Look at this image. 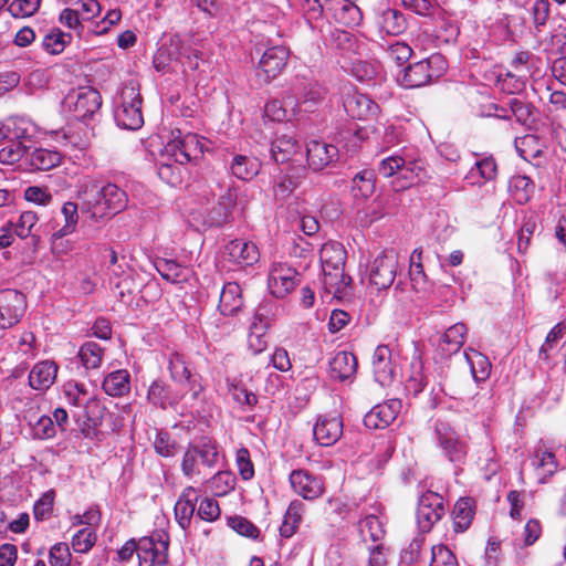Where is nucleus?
Wrapping results in <instances>:
<instances>
[{
    "label": "nucleus",
    "mask_w": 566,
    "mask_h": 566,
    "mask_svg": "<svg viewBox=\"0 0 566 566\" xmlns=\"http://www.w3.org/2000/svg\"><path fill=\"white\" fill-rule=\"evenodd\" d=\"M337 156L338 148L335 145L312 140L303 151L298 140L285 138V163L289 161V167L285 168V182L289 181L293 189L303 182L307 171L304 165L305 158L313 170H322L332 164ZM286 189L287 185L285 184Z\"/></svg>",
    "instance_id": "f257e3e1"
},
{
    "label": "nucleus",
    "mask_w": 566,
    "mask_h": 566,
    "mask_svg": "<svg viewBox=\"0 0 566 566\" xmlns=\"http://www.w3.org/2000/svg\"><path fill=\"white\" fill-rule=\"evenodd\" d=\"M201 54L198 50L184 41L179 35H172L169 43L159 48L154 57V65L158 71H165L171 62H179L192 71L198 70Z\"/></svg>",
    "instance_id": "f03ea898"
},
{
    "label": "nucleus",
    "mask_w": 566,
    "mask_h": 566,
    "mask_svg": "<svg viewBox=\"0 0 566 566\" xmlns=\"http://www.w3.org/2000/svg\"><path fill=\"white\" fill-rule=\"evenodd\" d=\"M421 167L400 155L385 157L378 164V174L385 178L395 177L392 186L396 191L409 188L420 179Z\"/></svg>",
    "instance_id": "7ed1b4c3"
},
{
    "label": "nucleus",
    "mask_w": 566,
    "mask_h": 566,
    "mask_svg": "<svg viewBox=\"0 0 566 566\" xmlns=\"http://www.w3.org/2000/svg\"><path fill=\"white\" fill-rule=\"evenodd\" d=\"M140 107L142 99L138 90L133 84L124 86L114 111L117 125L130 130L140 128L144 124Z\"/></svg>",
    "instance_id": "20e7f679"
},
{
    "label": "nucleus",
    "mask_w": 566,
    "mask_h": 566,
    "mask_svg": "<svg viewBox=\"0 0 566 566\" xmlns=\"http://www.w3.org/2000/svg\"><path fill=\"white\" fill-rule=\"evenodd\" d=\"M446 70V61L440 54L409 65L400 78V84L407 88L421 87L429 84L433 78L442 75Z\"/></svg>",
    "instance_id": "39448f33"
},
{
    "label": "nucleus",
    "mask_w": 566,
    "mask_h": 566,
    "mask_svg": "<svg viewBox=\"0 0 566 566\" xmlns=\"http://www.w3.org/2000/svg\"><path fill=\"white\" fill-rule=\"evenodd\" d=\"M206 150L205 139L197 134L188 133L174 137L164 149V157H171L175 164L186 165L198 159Z\"/></svg>",
    "instance_id": "423d86ee"
},
{
    "label": "nucleus",
    "mask_w": 566,
    "mask_h": 566,
    "mask_svg": "<svg viewBox=\"0 0 566 566\" xmlns=\"http://www.w3.org/2000/svg\"><path fill=\"white\" fill-rule=\"evenodd\" d=\"M199 459L202 465L213 468L219 460L216 443L209 439H202L198 444L187 448L181 461V472L185 476L192 479L200 474Z\"/></svg>",
    "instance_id": "0eeeda50"
},
{
    "label": "nucleus",
    "mask_w": 566,
    "mask_h": 566,
    "mask_svg": "<svg viewBox=\"0 0 566 566\" xmlns=\"http://www.w3.org/2000/svg\"><path fill=\"white\" fill-rule=\"evenodd\" d=\"M101 105V94L91 86L72 90L65 97V106L72 112L74 118L80 120L93 118Z\"/></svg>",
    "instance_id": "6e6552de"
},
{
    "label": "nucleus",
    "mask_w": 566,
    "mask_h": 566,
    "mask_svg": "<svg viewBox=\"0 0 566 566\" xmlns=\"http://www.w3.org/2000/svg\"><path fill=\"white\" fill-rule=\"evenodd\" d=\"M168 535L153 534L138 541L137 557L139 566H163L168 560Z\"/></svg>",
    "instance_id": "1a4fd4ad"
},
{
    "label": "nucleus",
    "mask_w": 566,
    "mask_h": 566,
    "mask_svg": "<svg viewBox=\"0 0 566 566\" xmlns=\"http://www.w3.org/2000/svg\"><path fill=\"white\" fill-rule=\"evenodd\" d=\"M446 513L443 497L432 491L424 492L418 501L417 524L422 533L431 531Z\"/></svg>",
    "instance_id": "9d476101"
},
{
    "label": "nucleus",
    "mask_w": 566,
    "mask_h": 566,
    "mask_svg": "<svg viewBox=\"0 0 566 566\" xmlns=\"http://www.w3.org/2000/svg\"><path fill=\"white\" fill-rule=\"evenodd\" d=\"M398 256L394 251L378 255L369 265V283L378 291L389 289L397 275Z\"/></svg>",
    "instance_id": "9b49d317"
},
{
    "label": "nucleus",
    "mask_w": 566,
    "mask_h": 566,
    "mask_svg": "<svg viewBox=\"0 0 566 566\" xmlns=\"http://www.w3.org/2000/svg\"><path fill=\"white\" fill-rule=\"evenodd\" d=\"M371 365L375 380L382 387L391 386L400 373L397 357L387 345L376 347Z\"/></svg>",
    "instance_id": "f8f14e48"
},
{
    "label": "nucleus",
    "mask_w": 566,
    "mask_h": 566,
    "mask_svg": "<svg viewBox=\"0 0 566 566\" xmlns=\"http://www.w3.org/2000/svg\"><path fill=\"white\" fill-rule=\"evenodd\" d=\"M436 434L438 444L449 461L460 463L465 459L468 446L449 423L438 421L436 423Z\"/></svg>",
    "instance_id": "ddd939ff"
},
{
    "label": "nucleus",
    "mask_w": 566,
    "mask_h": 566,
    "mask_svg": "<svg viewBox=\"0 0 566 566\" xmlns=\"http://www.w3.org/2000/svg\"><path fill=\"white\" fill-rule=\"evenodd\" d=\"M285 206L287 210L286 219L292 231L301 230L306 235H313L317 232L318 221L313 216L307 214L304 200H301L298 196L289 195L285 196Z\"/></svg>",
    "instance_id": "4468645a"
},
{
    "label": "nucleus",
    "mask_w": 566,
    "mask_h": 566,
    "mask_svg": "<svg viewBox=\"0 0 566 566\" xmlns=\"http://www.w3.org/2000/svg\"><path fill=\"white\" fill-rule=\"evenodd\" d=\"M27 308L25 297L15 290L0 292V327L10 328L23 316Z\"/></svg>",
    "instance_id": "2eb2a0df"
},
{
    "label": "nucleus",
    "mask_w": 566,
    "mask_h": 566,
    "mask_svg": "<svg viewBox=\"0 0 566 566\" xmlns=\"http://www.w3.org/2000/svg\"><path fill=\"white\" fill-rule=\"evenodd\" d=\"M311 265V256L307 250L295 247L289 253V260L285 261V293L294 290V287L303 281L304 273Z\"/></svg>",
    "instance_id": "dca6fc26"
},
{
    "label": "nucleus",
    "mask_w": 566,
    "mask_h": 566,
    "mask_svg": "<svg viewBox=\"0 0 566 566\" xmlns=\"http://www.w3.org/2000/svg\"><path fill=\"white\" fill-rule=\"evenodd\" d=\"M104 206H97L95 210L96 221L115 216L127 207L128 198L126 192L114 184L102 185Z\"/></svg>",
    "instance_id": "f3484780"
},
{
    "label": "nucleus",
    "mask_w": 566,
    "mask_h": 566,
    "mask_svg": "<svg viewBox=\"0 0 566 566\" xmlns=\"http://www.w3.org/2000/svg\"><path fill=\"white\" fill-rule=\"evenodd\" d=\"M343 420L336 413L319 416L313 428L315 440L324 447L335 444L343 434Z\"/></svg>",
    "instance_id": "a211bd4d"
},
{
    "label": "nucleus",
    "mask_w": 566,
    "mask_h": 566,
    "mask_svg": "<svg viewBox=\"0 0 566 566\" xmlns=\"http://www.w3.org/2000/svg\"><path fill=\"white\" fill-rule=\"evenodd\" d=\"M401 409V401L390 399L375 406L364 417V423L369 429H384L388 427L398 416Z\"/></svg>",
    "instance_id": "6ab92c4d"
},
{
    "label": "nucleus",
    "mask_w": 566,
    "mask_h": 566,
    "mask_svg": "<svg viewBox=\"0 0 566 566\" xmlns=\"http://www.w3.org/2000/svg\"><path fill=\"white\" fill-rule=\"evenodd\" d=\"M237 205L235 189L227 187L219 197L217 205L209 211L203 223L209 227H220L230 221Z\"/></svg>",
    "instance_id": "aec40b11"
},
{
    "label": "nucleus",
    "mask_w": 566,
    "mask_h": 566,
    "mask_svg": "<svg viewBox=\"0 0 566 566\" xmlns=\"http://www.w3.org/2000/svg\"><path fill=\"white\" fill-rule=\"evenodd\" d=\"M343 105L349 117L359 120H366L378 112V105L370 97L358 92L348 93Z\"/></svg>",
    "instance_id": "412c9836"
},
{
    "label": "nucleus",
    "mask_w": 566,
    "mask_h": 566,
    "mask_svg": "<svg viewBox=\"0 0 566 566\" xmlns=\"http://www.w3.org/2000/svg\"><path fill=\"white\" fill-rule=\"evenodd\" d=\"M63 395L69 405L83 408L85 410V416L90 420L92 419L88 409L92 407H98V401L88 392L84 384L75 380L66 381L63 385Z\"/></svg>",
    "instance_id": "4be33fe9"
},
{
    "label": "nucleus",
    "mask_w": 566,
    "mask_h": 566,
    "mask_svg": "<svg viewBox=\"0 0 566 566\" xmlns=\"http://www.w3.org/2000/svg\"><path fill=\"white\" fill-rule=\"evenodd\" d=\"M290 483L294 492L306 500L316 499L323 493L322 481L304 470L293 471Z\"/></svg>",
    "instance_id": "5701e85b"
},
{
    "label": "nucleus",
    "mask_w": 566,
    "mask_h": 566,
    "mask_svg": "<svg viewBox=\"0 0 566 566\" xmlns=\"http://www.w3.org/2000/svg\"><path fill=\"white\" fill-rule=\"evenodd\" d=\"M198 499V491L193 486H187L182 490L175 504V518L184 531H186L191 524Z\"/></svg>",
    "instance_id": "b1692460"
},
{
    "label": "nucleus",
    "mask_w": 566,
    "mask_h": 566,
    "mask_svg": "<svg viewBox=\"0 0 566 566\" xmlns=\"http://www.w3.org/2000/svg\"><path fill=\"white\" fill-rule=\"evenodd\" d=\"M224 255L230 262L240 265H252L259 260V251L254 243L233 240L224 248Z\"/></svg>",
    "instance_id": "393cba45"
},
{
    "label": "nucleus",
    "mask_w": 566,
    "mask_h": 566,
    "mask_svg": "<svg viewBox=\"0 0 566 566\" xmlns=\"http://www.w3.org/2000/svg\"><path fill=\"white\" fill-rule=\"evenodd\" d=\"M59 367L53 360H42L29 373V385L34 390H46L55 381Z\"/></svg>",
    "instance_id": "a878e982"
},
{
    "label": "nucleus",
    "mask_w": 566,
    "mask_h": 566,
    "mask_svg": "<svg viewBox=\"0 0 566 566\" xmlns=\"http://www.w3.org/2000/svg\"><path fill=\"white\" fill-rule=\"evenodd\" d=\"M243 306L241 286L237 282H228L223 285L218 310L224 316L235 315Z\"/></svg>",
    "instance_id": "bb28decb"
},
{
    "label": "nucleus",
    "mask_w": 566,
    "mask_h": 566,
    "mask_svg": "<svg viewBox=\"0 0 566 566\" xmlns=\"http://www.w3.org/2000/svg\"><path fill=\"white\" fill-rule=\"evenodd\" d=\"M155 268L164 280L174 284L188 282L192 276V270L176 260L158 259L155 262Z\"/></svg>",
    "instance_id": "cd10ccee"
},
{
    "label": "nucleus",
    "mask_w": 566,
    "mask_h": 566,
    "mask_svg": "<svg viewBox=\"0 0 566 566\" xmlns=\"http://www.w3.org/2000/svg\"><path fill=\"white\" fill-rule=\"evenodd\" d=\"M327 11H332L335 20L346 27L357 25L361 20L360 9L349 0H329Z\"/></svg>",
    "instance_id": "c85d7f7f"
},
{
    "label": "nucleus",
    "mask_w": 566,
    "mask_h": 566,
    "mask_svg": "<svg viewBox=\"0 0 566 566\" xmlns=\"http://www.w3.org/2000/svg\"><path fill=\"white\" fill-rule=\"evenodd\" d=\"M356 369L357 359L354 354L348 352H338L329 361V374L334 379H348L356 373Z\"/></svg>",
    "instance_id": "c756f323"
},
{
    "label": "nucleus",
    "mask_w": 566,
    "mask_h": 566,
    "mask_svg": "<svg viewBox=\"0 0 566 566\" xmlns=\"http://www.w3.org/2000/svg\"><path fill=\"white\" fill-rule=\"evenodd\" d=\"M61 216L63 222L54 219L52 229L57 230L59 235H70L76 231L80 216L78 206L76 202L66 201L61 207Z\"/></svg>",
    "instance_id": "7c9ffc66"
},
{
    "label": "nucleus",
    "mask_w": 566,
    "mask_h": 566,
    "mask_svg": "<svg viewBox=\"0 0 566 566\" xmlns=\"http://www.w3.org/2000/svg\"><path fill=\"white\" fill-rule=\"evenodd\" d=\"M474 515L473 500L470 497L459 499L452 511L453 528L458 533L467 531Z\"/></svg>",
    "instance_id": "2f4dec72"
},
{
    "label": "nucleus",
    "mask_w": 566,
    "mask_h": 566,
    "mask_svg": "<svg viewBox=\"0 0 566 566\" xmlns=\"http://www.w3.org/2000/svg\"><path fill=\"white\" fill-rule=\"evenodd\" d=\"M103 389L108 396L120 397L130 390V376L127 370L119 369L109 373L103 381Z\"/></svg>",
    "instance_id": "473e14b6"
},
{
    "label": "nucleus",
    "mask_w": 566,
    "mask_h": 566,
    "mask_svg": "<svg viewBox=\"0 0 566 566\" xmlns=\"http://www.w3.org/2000/svg\"><path fill=\"white\" fill-rule=\"evenodd\" d=\"M467 334V326L462 323H457L449 327L440 342V348L447 355L455 354L464 344V336Z\"/></svg>",
    "instance_id": "72a5a7b5"
},
{
    "label": "nucleus",
    "mask_w": 566,
    "mask_h": 566,
    "mask_svg": "<svg viewBox=\"0 0 566 566\" xmlns=\"http://www.w3.org/2000/svg\"><path fill=\"white\" fill-rule=\"evenodd\" d=\"M27 157L31 167L36 170H50L56 167L61 161L60 153L45 148L28 150Z\"/></svg>",
    "instance_id": "f704fd0d"
},
{
    "label": "nucleus",
    "mask_w": 566,
    "mask_h": 566,
    "mask_svg": "<svg viewBox=\"0 0 566 566\" xmlns=\"http://www.w3.org/2000/svg\"><path fill=\"white\" fill-rule=\"evenodd\" d=\"M230 169L238 179L251 180L259 174L260 163L256 158L237 155L232 159Z\"/></svg>",
    "instance_id": "c9c22d12"
},
{
    "label": "nucleus",
    "mask_w": 566,
    "mask_h": 566,
    "mask_svg": "<svg viewBox=\"0 0 566 566\" xmlns=\"http://www.w3.org/2000/svg\"><path fill=\"white\" fill-rule=\"evenodd\" d=\"M323 271L344 269L346 251L339 243H326L321 249Z\"/></svg>",
    "instance_id": "e433bc0d"
},
{
    "label": "nucleus",
    "mask_w": 566,
    "mask_h": 566,
    "mask_svg": "<svg viewBox=\"0 0 566 566\" xmlns=\"http://www.w3.org/2000/svg\"><path fill=\"white\" fill-rule=\"evenodd\" d=\"M99 192H103V189L98 182L86 185L82 192V212L94 221H96L95 209L97 210V206H104V199Z\"/></svg>",
    "instance_id": "4c0bfd02"
},
{
    "label": "nucleus",
    "mask_w": 566,
    "mask_h": 566,
    "mask_svg": "<svg viewBox=\"0 0 566 566\" xmlns=\"http://www.w3.org/2000/svg\"><path fill=\"white\" fill-rule=\"evenodd\" d=\"M324 279L323 284L324 289L334 294V296L342 297L346 294L348 285L350 283V277L345 275L344 269L340 270H331L327 269L323 271Z\"/></svg>",
    "instance_id": "58836bf2"
},
{
    "label": "nucleus",
    "mask_w": 566,
    "mask_h": 566,
    "mask_svg": "<svg viewBox=\"0 0 566 566\" xmlns=\"http://www.w3.org/2000/svg\"><path fill=\"white\" fill-rule=\"evenodd\" d=\"M279 52H281V50L277 48H272L264 52L259 63V76L263 73L264 78L270 81L276 78L281 74L283 70V62L277 54Z\"/></svg>",
    "instance_id": "ea45409f"
},
{
    "label": "nucleus",
    "mask_w": 566,
    "mask_h": 566,
    "mask_svg": "<svg viewBox=\"0 0 566 566\" xmlns=\"http://www.w3.org/2000/svg\"><path fill=\"white\" fill-rule=\"evenodd\" d=\"M509 190L516 203L525 205L534 191V184L526 176H513L509 182Z\"/></svg>",
    "instance_id": "a19ab883"
},
{
    "label": "nucleus",
    "mask_w": 566,
    "mask_h": 566,
    "mask_svg": "<svg viewBox=\"0 0 566 566\" xmlns=\"http://www.w3.org/2000/svg\"><path fill=\"white\" fill-rule=\"evenodd\" d=\"M379 25L387 34L398 35L406 30L407 21L400 11L387 9L380 15Z\"/></svg>",
    "instance_id": "79ce46f5"
},
{
    "label": "nucleus",
    "mask_w": 566,
    "mask_h": 566,
    "mask_svg": "<svg viewBox=\"0 0 566 566\" xmlns=\"http://www.w3.org/2000/svg\"><path fill=\"white\" fill-rule=\"evenodd\" d=\"M375 191V174L373 170H363L352 180V192L355 198L367 199Z\"/></svg>",
    "instance_id": "37998d69"
},
{
    "label": "nucleus",
    "mask_w": 566,
    "mask_h": 566,
    "mask_svg": "<svg viewBox=\"0 0 566 566\" xmlns=\"http://www.w3.org/2000/svg\"><path fill=\"white\" fill-rule=\"evenodd\" d=\"M465 358L471 368V374L476 382L484 381L489 378L491 371V363L489 358L476 350L465 353Z\"/></svg>",
    "instance_id": "c03bdc74"
},
{
    "label": "nucleus",
    "mask_w": 566,
    "mask_h": 566,
    "mask_svg": "<svg viewBox=\"0 0 566 566\" xmlns=\"http://www.w3.org/2000/svg\"><path fill=\"white\" fill-rule=\"evenodd\" d=\"M104 349L95 342L84 343L78 350V358L86 369L101 367Z\"/></svg>",
    "instance_id": "a18cd8bd"
},
{
    "label": "nucleus",
    "mask_w": 566,
    "mask_h": 566,
    "mask_svg": "<svg viewBox=\"0 0 566 566\" xmlns=\"http://www.w3.org/2000/svg\"><path fill=\"white\" fill-rule=\"evenodd\" d=\"M496 176V164L493 158H483L478 160L474 167L471 168L465 179L471 184H481L478 180V177L483 179L484 181H489L494 179Z\"/></svg>",
    "instance_id": "49530a36"
},
{
    "label": "nucleus",
    "mask_w": 566,
    "mask_h": 566,
    "mask_svg": "<svg viewBox=\"0 0 566 566\" xmlns=\"http://www.w3.org/2000/svg\"><path fill=\"white\" fill-rule=\"evenodd\" d=\"M510 111L521 125L531 128L535 123L534 107L520 98H511L507 103Z\"/></svg>",
    "instance_id": "de8ad7c7"
},
{
    "label": "nucleus",
    "mask_w": 566,
    "mask_h": 566,
    "mask_svg": "<svg viewBox=\"0 0 566 566\" xmlns=\"http://www.w3.org/2000/svg\"><path fill=\"white\" fill-rule=\"evenodd\" d=\"M235 476L230 471H219L209 481V488L213 495L224 496L235 486Z\"/></svg>",
    "instance_id": "09e8293b"
},
{
    "label": "nucleus",
    "mask_w": 566,
    "mask_h": 566,
    "mask_svg": "<svg viewBox=\"0 0 566 566\" xmlns=\"http://www.w3.org/2000/svg\"><path fill=\"white\" fill-rule=\"evenodd\" d=\"M421 251L415 250L410 256V281L412 289L416 292H424L427 290V276L423 272V266L420 263Z\"/></svg>",
    "instance_id": "8fccbe9b"
},
{
    "label": "nucleus",
    "mask_w": 566,
    "mask_h": 566,
    "mask_svg": "<svg viewBox=\"0 0 566 566\" xmlns=\"http://www.w3.org/2000/svg\"><path fill=\"white\" fill-rule=\"evenodd\" d=\"M71 40L72 35L70 33H65L60 29H53L44 36L42 45L46 52L56 55L63 52Z\"/></svg>",
    "instance_id": "3c124183"
},
{
    "label": "nucleus",
    "mask_w": 566,
    "mask_h": 566,
    "mask_svg": "<svg viewBox=\"0 0 566 566\" xmlns=\"http://www.w3.org/2000/svg\"><path fill=\"white\" fill-rule=\"evenodd\" d=\"M304 504L301 501H292L285 511V538L295 534L303 516Z\"/></svg>",
    "instance_id": "603ef678"
},
{
    "label": "nucleus",
    "mask_w": 566,
    "mask_h": 566,
    "mask_svg": "<svg viewBox=\"0 0 566 566\" xmlns=\"http://www.w3.org/2000/svg\"><path fill=\"white\" fill-rule=\"evenodd\" d=\"M28 147L21 140H9L0 149V161L2 164H14L23 156H28Z\"/></svg>",
    "instance_id": "864d4df0"
},
{
    "label": "nucleus",
    "mask_w": 566,
    "mask_h": 566,
    "mask_svg": "<svg viewBox=\"0 0 566 566\" xmlns=\"http://www.w3.org/2000/svg\"><path fill=\"white\" fill-rule=\"evenodd\" d=\"M536 470L541 483H545L557 470V462L552 452L544 451L536 454Z\"/></svg>",
    "instance_id": "5fc2aeb1"
},
{
    "label": "nucleus",
    "mask_w": 566,
    "mask_h": 566,
    "mask_svg": "<svg viewBox=\"0 0 566 566\" xmlns=\"http://www.w3.org/2000/svg\"><path fill=\"white\" fill-rule=\"evenodd\" d=\"M147 398L154 406L161 408H165L166 405H170L175 401L166 384L160 380H156L150 385Z\"/></svg>",
    "instance_id": "6e6d98bb"
},
{
    "label": "nucleus",
    "mask_w": 566,
    "mask_h": 566,
    "mask_svg": "<svg viewBox=\"0 0 566 566\" xmlns=\"http://www.w3.org/2000/svg\"><path fill=\"white\" fill-rule=\"evenodd\" d=\"M97 539L92 527H83L72 536V547L76 553H87Z\"/></svg>",
    "instance_id": "4d7b16f0"
},
{
    "label": "nucleus",
    "mask_w": 566,
    "mask_h": 566,
    "mask_svg": "<svg viewBox=\"0 0 566 566\" xmlns=\"http://www.w3.org/2000/svg\"><path fill=\"white\" fill-rule=\"evenodd\" d=\"M297 91H301V98L303 99L304 104L312 103L316 104L325 98L326 90L317 82H306L301 83L300 86L296 88Z\"/></svg>",
    "instance_id": "13d9d810"
},
{
    "label": "nucleus",
    "mask_w": 566,
    "mask_h": 566,
    "mask_svg": "<svg viewBox=\"0 0 566 566\" xmlns=\"http://www.w3.org/2000/svg\"><path fill=\"white\" fill-rule=\"evenodd\" d=\"M161 158L163 160L158 165L159 178L169 185H177L180 181L181 177L180 167L172 164L174 159L171 157H164L163 154Z\"/></svg>",
    "instance_id": "bf43d9fd"
},
{
    "label": "nucleus",
    "mask_w": 566,
    "mask_h": 566,
    "mask_svg": "<svg viewBox=\"0 0 566 566\" xmlns=\"http://www.w3.org/2000/svg\"><path fill=\"white\" fill-rule=\"evenodd\" d=\"M411 375L407 379V389L413 394H419L427 385L426 377L422 374V361L419 358L410 363Z\"/></svg>",
    "instance_id": "052dcab7"
},
{
    "label": "nucleus",
    "mask_w": 566,
    "mask_h": 566,
    "mask_svg": "<svg viewBox=\"0 0 566 566\" xmlns=\"http://www.w3.org/2000/svg\"><path fill=\"white\" fill-rule=\"evenodd\" d=\"M229 394L232 399L240 406L252 407L256 403V396L249 391L245 387L235 382L234 380L228 381Z\"/></svg>",
    "instance_id": "680f3d73"
},
{
    "label": "nucleus",
    "mask_w": 566,
    "mask_h": 566,
    "mask_svg": "<svg viewBox=\"0 0 566 566\" xmlns=\"http://www.w3.org/2000/svg\"><path fill=\"white\" fill-rule=\"evenodd\" d=\"M169 370L171 378L178 382H190V370L186 366L184 357L179 354H172L169 358Z\"/></svg>",
    "instance_id": "e2e57ef3"
},
{
    "label": "nucleus",
    "mask_w": 566,
    "mask_h": 566,
    "mask_svg": "<svg viewBox=\"0 0 566 566\" xmlns=\"http://www.w3.org/2000/svg\"><path fill=\"white\" fill-rule=\"evenodd\" d=\"M41 0H13L9 6V12L13 18H29L40 8Z\"/></svg>",
    "instance_id": "0e129e2a"
},
{
    "label": "nucleus",
    "mask_w": 566,
    "mask_h": 566,
    "mask_svg": "<svg viewBox=\"0 0 566 566\" xmlns=\"http://www.w3.org/2000/svg\"><path fill=\"white\" fill-rule=\"evenodd\" d=\"M59 21L65 28L75 31L78 38L84 34V25L78 12L74 8H65L60 12Z\"/></svg>",
    "instance_id": "69168bd1"
},
{
    "label": "nucleus",
    "mask_w": 566,
    "mask_h": 566,
    "mask_svg": "<svg viewBox=\"0 0 566 566\" xmlns=\"http://www.w3.org/2000/svg\"><path fill=\"white\" fill-rule=\"evenodd\" d=\"M71 552L66 543L54 544L49 553V562L51 566H70Z\"/></svg>",
    "instance_id": "338daca9"
},
{
    "label": "nucleus",
    "mask_w": 566,
    "mask_h": 566,
    "mask_svg": "<svg viewBox=\"0 0 566 566\" xmlns=\"http://www.w3.org/2000/svg\"><path fill=\"white\" fill-rule=\"evenodd\" d=\"M430 566H457V558L453 553L444 545L433 546Z\"/></svg>",
    "instance_id": "774afa93"
}]
</instances>
